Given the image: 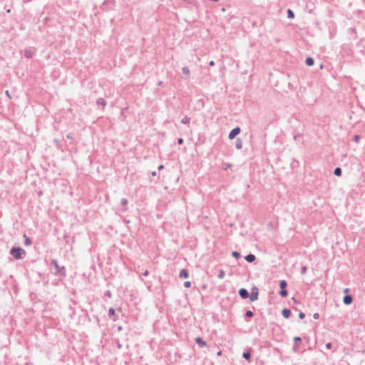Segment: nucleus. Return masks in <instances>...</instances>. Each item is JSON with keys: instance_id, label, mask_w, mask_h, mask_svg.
Wrapping results in <instances>:
<instances>
[{"instance_id": "1", "label": "nucleus", "mask_w": 365, "mask_h": 365, "mask_svg": "<svg viewBox=\"0 0 365 365\" xmlns=\"http://www.w3.org/2000/svg\"><path fill=\"white\" fill-rule=\"evenodd\" d=\"M25 252L21 249L17 247H14L11 250V254L16 259H21V255L24 254Z\"/></svg>"}, {"instance_id": "2", "label": "nucleus", "mask_w": 365, "mask_h": 365, "mask_svg": "<svg viewBox=\"0 0 365 365\" xmlns=\"http://www.w3.org/2000/svg\"><path fill=\"white\" fill-rule=\"evenodd\" d=\"M287 286V283L285 280H282L280 282L279 287H280L281 291L279 292V294L283 297H286L288 294V292L286 289Z\"/></svg>"}, {"instance_id": "3", "label": "nucleus", "mask_w": 365, "mask_h": 365, "mask_svg": "<svg viewBox=\"0 0 365 365\" xmlns=\"http://www.w3.org/2000/svg\"><path fill=\"white\" fill-rule=\"evenodd\" d=\"M240 132V128H234L233 130H231V132L229 134V138L230 139H233L235 138L236 135H237Z\"/></svg>"}, {"instance_id": "4", "label": "nucleus", "mask_w": 365, "mask_h": 365, "mask_svg": "<svg viewBox=\"0 0 365 365\" xmlns=\"http://www.w3.org/2000/svg\"><path fill=\"white\" fill-rule=\"evenodd\" d=\"M239 294L240 297L243 299L247 298L249 295L247 291L244 288L240 289Z\"/></svg>"}, {"instance_id": "5", "label": "nucleus", "mask_w": 365, "mask_h": 365, "mask_svg": "<svg viewBox=\"0 0 365 365\" xmlns=\"http://www.w3.org/2000/svg\"><path fill=\"white\" fill-rule=\"evenodd\" d=\"M257 298H258V292H257V291L252 292L250 296V300L252 302H254V301L257 300Z\"/></svg>"}, {"instance_id": "6", "label": "nucleus", "mask_w": 365, "mask_h": 365, "mask_svg": "<svg viewBox=\"0 0 365 365\" xmlns=\"http://www.w3.org/2000/svg\"><path fill=\"white\" fill-rule=\"evenodd\" d=\"M343 301L345 304H350L352 302V297L349 295H346L344 297Z\"/></svg>"}, {"instance_id": "7", "label": "nucleus", "mask_w": 365, "mask_h": 365, "mask_svg": "<svg viewBox=\"0 0 365 365\" xmlns=\"http://www.w3.org/2000/svg\"><path fill=\"white\" fill-rule=\"evenodd\" d=\"M196 342L201 346V347H204V346H207V343L202 340V339L200 337H197L196 338Z\"/></svg>"}, {"instance_id": "8", "label": "nucleus", "mask_w": 365, "mask_h": 365, "mask_svg": "<svg viewBox=\"0 0 365 365\" xmlns=\"http://www.w3.org/2000/svg\"><path fill=\"white\" fill-rule=\"evenodd\" d=\"M245 259L248 262H252L255 260V256L254 255H248L245 257Z\"/></svg>"}, {"instance_id": "9", "label": "nucleus", "mask_w": 365, "mask_h": 365, "mask_svg": "<svg viewBox=\"0 0 365 365\" xmlns=\"http://www.w3.org/2000/svg\"><path fill=\"white\" fill-rule=\"evenodd\" d=\"M180 277L182 278H187L189 277L187 271L186 269H182L180 272Z\"/></svg>"}, {"instance_id": "10", "label": "nucleus", "mask_w": 365, "mask_h": 365, "mask_svg": "<svg viewBox=\"0 0 365 365\" xmlns=\"http://www.w3.org/2000/svg\"><path fill=\"white\" fill-rule=\"evenodd\" d=\"M282 314L284 318H289L290 316V311L287 309H284L282 312Z\"/></svg>"}, {"instance_id": "11", "label": "nucleus", "mask_w": 365, "mask_h": 365, "mask_svg": "<svg viewBox=\"0 0 365 365\" xmlns=\"http://www.w3.org/2000/svg\"><path fill=\"white\" fill-rule=\"evenodd\" d=\"M306 63L307 66H312L314 64V60L312 58L308 57L306 59Z\"/></svg>"}, {"instance_id": "12", "label": "nucleus", "mask_w": 365, "mask_h": 365, "mask_svg": "<svg viewBox=\"0 0 365 365\" xmlns=\"http://www.w3.org/2000/svg\"><path fill=\"white\" fill-rule=\"evenodd\" d=\"M341 170L339 168H336L335 170H334V174L337 176H339L341 175Z\"/></svg>"}, {"instance_id": "13", "label": "nucleus", "mask_w": 365, "mask_h": 365, "mask_svg": "<svg viewBox=\"0 0 365 365\" xmlns=\"http://www.w3.org/2000/svg\"><path fill=\"white\" fill-rule=\"evenodd\" d=\"M53 262V265L55 266V267L56 268V269H57L58 272H61V269H60V267H59V266H58V264L57 261H56V260H53V262Z\"/></svg>"}, {"instance_id": "14", "label": "nucleus", "mask_w": 365, "mask_h": 365, "mask_svg": "<svg viewBox=\"0 0 365 365\" xmlns=\"http://www.w3.org/2000/svg\"><path fill=\"white\" fill-rule=\"evenodd\" d=\"M224 277H225V272H224V270H222V269L220 270L219 274H218V277L220 279H222V278H224Z\"/></svg>"}, {"instance_id": "15", "label": "nucleus", "mask_w": 365, "mask_h": 365, "mask_svg": "<svg viewBox=\"0 0 365 365\" xmlns=\"http://www.w3.org/2000/svg\"><path fill=\"white\" fill-rule=\"evenodd\" d=\"M287 14H288V17L289 18H291V19H293L294 15V13L292 10L289 9L288 11H287Z\"/></svg>"}, {"instance_id": "16", "label": "nucleus", "mask_w": 365, "mask_h": 365, "mask_svg": "<svg viewBox=\"0 0 365 365\" xmlns=\"http://www.w3.org/2000/svg\"><path fill=\"white\" fill-rule=\"evenodd\" d=\"M250 354L249 352H245L243 354V357L246 359L247 360H249L250 359Z\"/></svg>"}, {"instance_id": "17", "label": "nucleus", "mask_w": 365, "mask_h": 365, "mask_svg": "<svg viewBox=\"0 0 365 365\" xmlns=\"http://www.w3.org/2000/svg\"><path fill=\"white\" fill-rule=\"evenodd\" d=\"M232 255L237 259L240 257V253L236 251L232 252Z\"/></svg>"}, {"instance_id": "18", "label": "nucleus", "mask_w": 365, "mask_h": 365, "mask_svg": "<svg viewBox=\"0 0 365 365\" xmlns=\"http://www.w3.org/2000/svg\"><path fill=\"white\" fill-rule=\"evenodd\" d=\"M108 314H109V317H111L113 316H114L115 314V310L112 308H110L108 311Z\"/></svg>"}, {"instance_id": "19", "label": "nucleus", "mask_w": 365, "mask_h": 365, "mask_svg": "<svg viewBox=\"0 0 365 365\" xmlns=\"http://www.w3.org/2000/svg\"><path fill=\"white\" fill-rule=\"evenodd\" d=\"M24 237L26 238L25 244L26 245H30L31 244V241L29 238H28L26 235H24Z\"/></svg>"}, {"instance_id": "20", "label": "nucleus", "mask_w": 365, "mask_h": 365, "mask_svg": "<svg viewBox=\"0 0 365 365\" xmlns=\"http://www.w3.org/2000/svg\"><path fill=\"white\" fill-rule=\"evenodd\" d=\"M184 286H185V287H186V288H190V286H191V283H190V282H189V281L185 282L184 283Z\"/></svg>"}, {"instance_id": "21", "label": "nucleus", "mask_w": 365, "mask_h": 365, "mask_svg": "<svg viewBox=\"0 0 365 365\" xmlns=\"http://www.w3.org/2000/svg\"><path fill=\"white\" fill-rule=\"evenodd\" d=\"M189 121H190V119H189L188 118H187V117H185V118H183V119L182 120V123H189Z\"/></svg>"}, {"instance_id": "22", "label": "nucleus", "mask_w": 365, "mask_h": 365, "mask_svg": "<svg viewBox=\"0 0 365 365\" xmlns=\"http://www.w3.org/2000/svg\"><path fill=\"white\" fill-rule=\"evenodd\" d=\"M246 316H247V317H252L253 316V313H252V312H251V311H247V312H246Z\"/></svg>"}, {"instance_id": "23", "label": "nucleus", "mask_w": 365, "mask_h": 365, "mask_svg": "<svg viewBox=\"0 0 365 365\" xmlns=\"http://www.w3.org/2000/svg\"><path fill=\"white\" fill-rule=\"evenodd\" d=\"M182 71L185 74H189V69L187 68H184Z\"/></svg>"}, {"instance_id": "24", "label": "nucleus", "mask_w": 365, "mask_h": 365, "mask_svg": "<svg viewBox=\"0 0 365 365\" xmlns=\"http://www.w3.org/2000/svg\"><path fill=\"white\" fill-rule=\"evenodd\" d=\"M299 317L300 319H304V318L305 317V314H304V313H303V312H300V313L299 314Z\"/></svg>"}, {"instance_id": "25", "label": "nucleus", "mask_w": 365, "mask_h": 365, "mask_svg": "<svg viewBox=\"0 0 365 365\" xmlns=\"http://www.w3.org/2000/svg\"><path fill=\"white\" fill-rule=\"evenodd\" d=\"M307 267H302V274H305L306 272H307Z\"/></svg>"}, {"instance_id": "26", "label": "nucleus", "mask_w": 365, "mask_h": 365, "mask_svg": "<svg viewBox=\"0 0 365 365\" xmlns=\"http://www.w3.org/2000/svg\"><path fill=\"white\" fill-rule=\"evenodd\" d=\"M313 317H314V319H319V314L318 313H315V314L313 315Z\"/></svg>"}, {"instance_id": "27", "label": "nucleus", "mask_w": 365, "mask_h": 365, "mask_svg": "<svg viewBox=\"0 0 365 365\" xmlns=\"http://www.w3.org/2000/svg\"><path fill=\"white\" fill-rule=\"evenodd\" d=\"M326 347H327L328 349H331V344L330 342L327 343V344H326Z\"/></svg>"}, {"instance_id": "28", "label": "nucleus", "mask_w": 365, "mask_h": 365, "mask_svg": "<svg viewBox=\"0 0 365 365\" xmlns=\"http://www.w3.org/2000/svg\"><path fill=\"white\" fill-rule=\"evenodd\" d=\"M294 339L295 341H301V339L299 336H295Z\"/></svg>"}, {"instance_id": "29", "label": "nucleus", "mask_w": 365, "mask_h": 365, "mask_svg": "<svg viewBox=\"0 0 365 365\" xmlns=\"http://www.w3.org/2000/svg\"><path fill=\"white\" fill-rule=\"evenodd\" d=\"M178 143L179 144H182V143H183V140H182V138H179V139H178Z\"/></svg>"}, {"instance_id": "30", "label": "nucleus", "mask_w": 365, "mask_h": 365, "mask_svg": "<svg viewBox=\"0 0 365 365\" xmlns=\"http://www.w3.org/2000/svg\"><path fill=\"white\" fill-rule=\"evenodd\" d=\"M359 137L358 135H356V136L354 137V140H355L356 142H358V141H359Z\"/></svg>"}, {"instance_id": "31", "label": "nucleus", "mask_w": 365, "mask_h": 365, "mask_svg": "<svg viewBox=\"0 0 365 365\" xmlns=\"http://www.w3.org/2000/svg\"><path fill=\"white\" fill-rule=\"evenodd\" d=\"M214 65H215L214 61H211L210 62V66H213Z\"/></svg>"}, {"instance_id": "32", "label": "nucleus", "mask_w": 365, "mask_h": 365, "mask_svg": "<svg viewBox=\"0 0 365 365\" xmlns=\"http://www.w3.org/2000/svg\"><path fill=\"white\" fill-rule=\"evenodd\" d=\"M237 148L238 149L241 148V144H240V143H237Z\"/></svg>"}, {"instance_id": "33", "label": "nucleus", "mask_w": 365, "mask_h": 365, "mask_svg": "<svg viewBox=\"0 0 365 365\" xmlns=\"http://www.w3.org/2000/svg\"><path fill=\"white\" fill-rule=\"evenodd\" d=\"M163 168V165H160V166L158 167V170H162Z\"/></svg>"}, {"instance_id": "34", "label": "nucleus", "mask_w": 365, "mask_h": 365, "mask_svg": "<svg viewBox=\"0 0 365 365\" xmlns=\"http://www.w3.org/2000/svg\"><path fill=\"white\" fill-rule=\"evenodd\" d=\"M221 354H222V352L220 351L217 352L218 356H221Z\"/></svg>"}]
</instances>
